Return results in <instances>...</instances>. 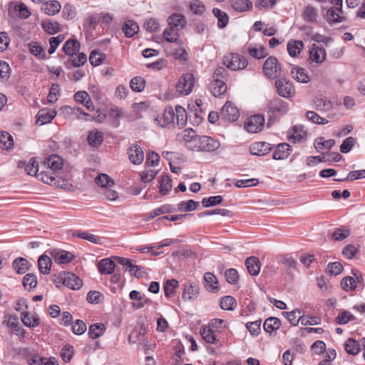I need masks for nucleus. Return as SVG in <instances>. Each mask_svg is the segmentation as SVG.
I'll list each match as a JSON object with an SVG mask.
<instances>
[{
  "mask_svg": "<svg viewBox=\"0 0 365 365\" xmlns=\"http://www.w3.org/2000/svg\"><path fill=\"white\" fill-rule=\"evenodd\" d=\"M220 116L225 120L235 122L239 118L240 112L233 103L227 101L221 109Z\"/></svg>",
  "mask_w": 365,
  "mask_h": 365,
  "instance_id": "obj_4",
  "label": "nucleus"
},
{
  "mask_svg": "<svg viewBox=\"0 0 365 365\" xmlns=\"http://www.w3.org/2000/svg\"><path fill=\"white\" fill-rule=\"evenodd\" d=\"M200 334L206 342L210 344H215L216 342V336L214 334L213 330L210 327H202L200 330Z\"/></svg>",
  "mask_w": 365,
  "mask_h": 365,
  "instance_id": "obj_55",
  "label": "nucleus"
},
{
  "mask_svg": "<svg viewBox=\"0 0 365 365\" xmlns=\"http://www.w3.org/2000/svg\"><path fill=\"white\" fill-rule=\"evenodd\" d=\"M88 143L91 146H98L103 140V133L97 130H92L88 135Z\"/></svg>",
  "mask_w": 365,
  "mask_h": 365,
  "instance_id": "obj_34",
  "label": "nucleus"
},
{
  "mask_svg": "<svg viewBox=\"0 0 365 365\" xmlns=\"http://www.w3.org/2000/svg\"><path fill=\"white\" fill-rule=\"evenodd\" d=\"M38 283L37 277L34 274H27L24 277L23 285L25 289L30 290L36 287Z\"/></svg>",
  "mask_w": 365,
  "mask_h": 365,
  "instance_id": "obj_56",
  "label": "nucleus"
},
{
  "mask_svg": "<svg viewBox=\"0 0 365 365\" xmlns=\"http://www.w3.org/2000/svg\"><path fill=\"white\" fill-rule=\"evenodd\" d=\"M282 314L293 326H297L300 322L301 311L298 309L292 312H284Z\"/></svg>",
  "mask_w": 365,
  "mask_h": 365,
  "instance_id": "obj_48",
  "label": "nucleus"
},
{
  "mask_svg": "<svg viewBox=\"0 0 365 365\" xmlns=\"http://www.w3.org/2000/svg\"><path fill=\"white\" fill-rule=\"evenodd\" d=\"M128 155L130 161L134 165H140L144 160V153L142 148L137 144H132L128 148Z\"/></svg>",
  "mask_w": 365,
  "mask_h": 365,
  "instance_id": "obj_8",
  "label": "nucleus"
},
{
  "mask_svg": "<svg viewBox=\"0 0 365 365\" xmlns=\"http://www.w3.org/2000/svg\"><path fill=\"white\" fill-rule=\"evenodd\" d=\"M179 136L180 138L185 142H194L197 143V138L199 135H196L195 131L192 128H187L184 130Z\"/></svg>",
  "mask_w": 365,
  "mask_h": 365,
  "instance_id": "obj_50",
  "label": "nucleus"
},
{
  "mask_svg": "<svg viewBox=\"0 0 365 365\" xmlns=\"http://www.w3.org/2000/svg\"><path fill=\"white\" fill-rule=\"evenodd\" d=\"M309 58L312 62L322 63L326 59V51L324 48L313 45L309 51Z\"/></svg>",
  "mask_w": 365,
  "mask_h": 365,
  "instance_id": "obj_19",
  "label": "nucleus"
},
{
  "mask_svg": "<svg viewBox=\"0 0 365 365\" xmlns=\"http://www.w3.org/2000/svg\"><path fill=\"white\" fill-rule=\"evenodd\" d=\"M174 209L170 205H164L160 207L155 208L152 210L149 214L148 218L153 219L156 216L161 214L169 213L173 212Z\"/></svg>",
  "mask_w": 365,
  "mask_h": 365,
  "instance_id": "obj_59",
  "label": "nucleus"
},
{
  "mask_svg": "<svg viewBox=\"0 0 365 365\" xmlns=\"http://www.w3.org/2000/svg\"><path fill=\"white\" fill-rule=\"evenodd\" d=\"M14 145L12 136L6 131L0 132V148L3 150H9Z\"/></svg>",
  "mask_w": 365,
  "mask_h": 365,
  "instance_id": "obj_33",
  "label": "nucleus"
},
{
  "mask_svg": "<svg viewBox=\"0 0 365 365\" xmlns=\"http://www.w3.org/2000/svg\"><path fill=\"white\" fill-rule=\"evenodd\" d=\"M288 103L279 98H274L269 103V113L272 114L284 115L288 111Z\"/></svg>",
  "mask_w": 365,
  "mask_h": 365,
  "instance_id": "obj_10",
  "label": "nucleus"
},
{
  "mask_svg": "<svg viewBox=\"0 0 365 365\" xmlns=\"http://www.w3.org/2000/svg\"><path fill=\"white\" fill-rule=\"evenodd\" d=\"M105 329L106 327L103 324H94L90 326L88 334L91 339H95L102 336Z\"/></svg>",
  "mask_w": 365,
  "mask_h": 365,
  "instance_id": "obj_38",
  "label": "nucleus"
},
{
  "mask_svg": "<svg viewBox=\"0 0 365 365\" xmlns=\"http://www.w3.org/2000/svg\"><path fill=\"white\" fill-rule=\"evenodd\" d=\"M190 11L196 15H202L205 11V6L200 0H191L190 2Z\"/></svg>",
  "mask_w": 365,
  "mask_h": 365,
  "instance_id": "obj_54",
  "label": "nucleus"
},
{
  "mask_svg": "<svg viewBox=\"0 0 365 365\" xmlns=\"http://www.w3.org/2000/svg\"><path fill=\"white\" fill-rule=\"evenodd\" d=\"M62 282L71 289H79L82 284V280L76 274L66 272L61 277Z\"/></svg>",
  "mask_w": 365,
  "mask_h": 365,
  "instance_id": "obj_11",
  "label": "nucleus"
},
{
  "mask_svg": "<svg viewBox=\"0 0 365 365\" xmlns=\"http://www.w3.org/2000/svg\"><path fill=\"white\" fill-rule=\"evenodd\" d=\"M212 13L214 16L217 19L218 26L220 28L225 27L229 21V17L227 14L225 12L222 11L220 9L217 8L213 9Z\"/></svg>",
  "mask_w": 365,
  "mask_h": 365,
  "instance_id": "obj_46",
  "label": "nucleus"
},
{
  "mask_svg": "<svg viewBox=\"0 0 365 365\" xmlns=\"http://www.w3.org/2000/svg\"><path fill=\"white\" fill-rule=\"evenodd\" d=\"M195 85L192 74L187 73L180 78L176 84V91L182 95L187 96L191 93Z\"/></svg>",
  "mask_w": 365,
  "mask_h": 365,
  "instance_id": "obj_2",
  "label": "nucleus"
},
{
  "mask_svg": "<svg viewBox=\"0 0 365 365\" xmlns=\"http://www.w3.org/2000/svg\"><path fill=\"white\" fill-rule=\"evenodd\" d=\"M56 115V112L53 110H40L36 115V123H38L40 125H44L47 123H50Z\"/></svg>",
  "mask_w": 365,
  "mask_h": 365,
  "instance_id": "obj_16",
  "label": "nucleus"
},
{
  "mask_svg": "<svg viewBox=\"0 0 365 365\" xmlns=\"http://www.w3.org/2000/svg\"><path fill=\"white\" fill-rule=\"evenodd\" d=\"M199 286L194 282H189L184 286L182 298L184 301H193L199 296Z\"/></svg>",
  "mask_w": 365,
  "mask_h": 365,
  "instance_id": "obj_9",
  "label": "nucleus"
},
{
  "mask_svg": "<svg viewBox=\"0 0 365 365\" xmlns=\"http://www.w3.org/2000/svg\"><path fill=\"white\" fill-rule=\"evenodd\" d=\"M42 27L43 30L49 34H54L60 31V24L51 20L43 21L42 22Z\"/></svg>",
  "mask_w": 365,
  "mask_h": 365,
  "instance_id": "obj_43",
  "label": "nucleus"
},
{
  "mask_svg": "<svg viewBox=\"0 0 365 365\" xmlns=\"http://www.w3.org/2000/svg\"><path fill=\"white\" fill-rule=\"evenodd\" d=\"M248 51L251 56L257 59L264 58L267 56L266 49L261 46L259 48H249Z\"/></svg>",
  "mask_w": 365,
  "mask_h": 365,
  "instance_id": "obj_64",
  "label": "nucleus"
},
{
  "mask_svg": "<svg viewBox=\"0 0 365 365\" xmlns=\"http://www.w3.org/2000/svg\"><path fill=\"white\" fill-rule=\"evenodd\" d=\"M272 150L271 145L265 142H256L250 147V153L253 155L262 156Z\"/></svg>",
  "mask_w": 365,
  "mask_h": 365,
  "instance_id": "obj_12",
  "label": "nucleus"
},
{
  "mask_svg": "<svg viewBox=\"0 0 365 365\" xmlns=\"http://www.w3.org/2000/svg\"><path fill=\"white\" fill-rule=\"evenodd\" d=\"M172 188V180L169 175H163L160 180V192L165 195H167Z\"/></svg>",
  "mask_w": 365,
  "mask_h": 365,
  "instance_id": "obj_49",
  "label": "nucleus"
},
{
  "mask_svg": "<svg viewBox=\"0 0 365 365\" xmlns=\"http://www.w3.org/2000/svg\"><path fill=\"white\" fill-rule=\"evenodd\" d=\"M51 259L47 255H43L40 256L38 260V269L41 273L48 274L51 267Z\"/></svg>",
  "mask_w": 365,
  "mask_h": 365,
  "instance_id": "obj_31",
  "label": "nucleus"
},
{
  "mask_svg": "<svg viewBox=\"0 0 365 365\" xmlns=\"http://www.w3.org/2000/svg\"><path fill=\"white\" fill-rule=\"evenodd\" d=\"M278 94L284 98H292L294 94V88L292 83L289 81L281 78L275 82Z\"/></svg>",
  "mask_w": 365,
  "mask_h": 365,
  "instance_id": "obj_6",
  "label": "nucleus"
},
{
  "mask_svg": "<svg viewBox=\"0 0 365 365\" xmlns=\"http://www.w3.org/2000/svg\"><path fill=\"white\" fill-rule=\"evenodd\" d=\"M44 165L51 170L56 171L61 169L63 166V160L57 155H51L45 160Z\"/></svg>",
  "mask_w": 365,
  "mask_h": 365,
  "instance_id": "obj_24",
  "label": "nucleus"
},
{
  "mask_svg": "<svg viewBox=\"0 0 365 365\" xmlns=\"http://www.w3.org/2000/svg\"><path fill=\"white\" fill-rule=\"evenodd\" d=\"M232 7L237 11L243 12L250 9L252 4L250 0H232Z\"/></svg>",
  "mask_w": 365,
  "mask_h": 365,
  "instance_id": "obj_39",
  "label": "nucleus"
},
{
  "mask_svg": "<svg viewBox=\"0 0 365 365\" xmlns=\"http://www.w3.org/2000/svg\"><path fill=\"white\" fill-rule=\"evenodd\" d=\"M314 145L317 150L322 148L330 150L335 145V140L333 139L325 140L323 137H319L316 139Z\"/></svg>",
  "mask_w": 365,
  "mask_h": 365,
  "instance_id": "obj_53",
  "label": "nucleus"
},
{
  "mask_svg": "<svg viewBox=\"0 0 365 365\" xmlns=\"http://www.w3.org/2000/svg\"><path fill=\"white\" fill-rule=\"evenodd\" d=\"M52 257L55 262L58 264H66L71 262L74 255L65 250L55 251L52 253Z\"/></svg>",
  "mask_w": 365,
  "mask_h": 365,
  "instance_id": "obj_17",
  "label": "nucleus"
},
{
  "mask_svg": "<svg viewBox=\"0 0 365 365\" xmlns=\"http://www.w3.org/2000/svg\"><path fill=\"white\" fill-rule=\"evenodd\" d=\"M227 80L217 78L213 80L210 84V91L211 93L215 96L219 97L223 95L227 91V86L225 81Z\"/></svg>",
  "mask_w": 365,
  "mask_h": 365,
  "instance_id": "obj_13",
  "label": "nucleus"
},
{
  "mask_svg": "<svg viewBox=\"0 0 365 365\" xmlns=\"http://www.w3.org/2000/svg\"><path fill=\"white\" fill-rule=\"evenodd\" d=\"M360 349L361 345L357 341L353 339H349L346 340L345 343V349L349 354L356 355L359 352Z\"/></svg>",
  "mask_w": 365,
  "mask_h": 365,
  "instance_id": "obj_44",
  "label": "nucleus"
},
{
  "mask_svg": "<svg viewBox=\"0 0 365 365\" xmlns=\"http://www.w3.org/2000/svg\"><path fill=\"white\" fill-rule=\"evenodd\" d=\"M61 4L57 1H49L41 5V10L49 16L58 14L61 10Z\"/></svg>",
  "mask_w": 365,
  "mask_h": 365,
  "instance_id": "obj_22",
  "label": "nucleus"
},
{
  "mask_svg": "<svg viewBox=\"0 0 365 365\" xmlns=\"http://www.w3.org/2000/svg\"><path fill=\"white\" fill-rule=\"evenodd\" d=\"M292 77L299 83H306L309 81L310 78L305 72L304 69L299 67L292 68L291 71Z\"/></svg>",
  "mask_w": 365,
  "mask_h": 365,
  "instance_id": "obj_32",
  "label": "nucleus"
},
{
  "mask_svg": "<svg viewBox=\"0 0 365 365\" xmlns=\"http://www.w3.org/2000/svg\"><path fill=\"white\" fill-rule=\"evenodd\" d=\"M174 111L177 125L180 127L185 126L187 123V113L185 108L180 106H176Z\"/></svg>",
  "mask_w": 365,
  "mask_h": 365,
  "instance_id": "obj_36",
  "label": "nucleus"
},
{
  "mask_svg": "<svg viewBox=\"0 0 365 365\" xmlns=\"http://www.w3.org/2000/svg\"><path fill=\"white\" fill-rule=\"evenodd\" d=\"M292 131L293 133L289 139L294 143H299L306 138L307 132L302 125H294L292 128Z\"/></svg>",
  "mask_w": 365,
  "mask_h": 365,
  "instance_id": "obj_37",
  "label": "nucleus"
},
{
  "mask_svg": "<svg viewBox=\"0 0 365 365\" xmlns=\"http://www.w3.org/2000/svg\"><path fill=\"white\" fill-rule=\"evenodd\" d=\"M178 286V282L175 279L168 280L164 285L165 296L170 298L175 293Z\"/></svg>",
  "mask_w": 365,
  "mask_h": 365,
  "instance_id": "obj_45",
  "label": "nucleus"
},
{
  "mask_svg": "<svg viewBox=\"0 0 365 365\" xmlns=\"http://www.w3.org/2000/svg\"><path fill=\"white\" fill-rule=\"evenodd\" d=\"M281 326V322L278 318L269 317L264 322V329L268 333L277 330Z\"/></svg>",
  "mask_w": 365,
  "mask_h": 365,
  "instance_id": "obj_35",
  "label": "nucleus"
},
{
  "mask_svg": "<svg viewBox=\"0 0 365 365\" xmlns=\"http://www.w3.org/2000/svg\"><path fill=\"white\" fill-rule=\"evenodd\" d=\"M264 124V118L262 115H254L248 118L246 129L250 133H256L262 130Z\"/></svg>",
  "mask_w": 365,
  "mask_h": 365,
  "instance_id": "obj_7",
  "label": "nucleus"
},
{
  "mask_svg": "<svg viewBox=\"0 0 365 365\" xmlns=\"http://www.w3.org/2000/svg\"><path fill=\"white\" fill-rule=\"evenodd\" d=\"M200 206L199 202H195L192 200L187 201H181L178 205V210L180 212H187L196 210Z\"/></svg>",
  "mask_w": 365,
  "mask_h": 365,
  "instance_id": "obj_42",
  "label": "nucleus"
},
{
  "mask_svg": "<svg viewBox=\"0 0 365 365\" xmlns=\"http://www.w3.org/2000/svg\"><path fill=\"white\" fill-rule=\"evenodd\" d=\"M114 269L115 263L110 259H103L98 263V270L102 274H110L113 272Z\"/></svg>",
  "mask_w": 365,
  "mask_h": 365,
  "instance_id": "obj_30",
  "label": "nucleus"
},
{
  "mask_svg": "<svg viewBox=\"0 0 365 365\" xmlns=\"http://www.w3.org/2000/svg\"><path fill=\"white\" fill-rule=\"evenodd\" d=\"M205 287L210 292L218 290V281L216 277L211 272H206L204 275Z\"/></svg>",
  "mask_w": 365,
  "mask_h": 365,
  "instance_id": "obj_25",
  "label": "nucleus"
},
{
  "mask_svg": "<svg viewBox=\"0 0 365 365\" xmlns=\"http://www.w3.org/2000/svg\"><path fill=\"white\" fill-rule=\"evenodd\" d=\"M122 30L126 37L130 38L138 32L139 26L134 21L128 20L123 24Z\"/></svg>",
  "mask_w": 365,
  "mask_h": 365,
  "instance_id": "obj_27",
  "label": "nucleus"
},
{
  "mask_svg": "<svg viewBox=\"0 0 365 365\" xmlns=\"http://www.w3.org/2000/svg\"><path fill=\"white\" fill-rule=\"evenodd\" d=\"M224 64L232 71L243 69L247 66V59L237 53H229L224 57Z\"/></svg>",
  "mask_w": 365,
  "mask_h": 365,
  "instance_id": "obj_1",
  "label": "nucleus"
},
{
  "mask_svg": "<svg viewBox=\"0 0 365 365\" xmlns=\"http://www.w3.org/2000/svg\"><path fill=\"white\" fill-rule=\"evenodd\" d=\"M355 317L348 311H343L339 314L336 318V322L339 324H346L350 321H354Z\"/></svg>",
  "mask_w": 365,
  "mask_h": 365,
  "instance_id": "obj_63",
  "label": "nucleus"
},
{
  "mask_svg": "<svg viewBox=\"0 0 365 365\" xmlns=\"http://www.w3.org/2000/svg\"><path fill=\"white\" fill-rule=\"evenodd\" d=\"M350 235V230L344 227H339L334 230L332 233V238L334 240L341 241Z\"/></svg>",
  "mask_w": 365,
  "mask_h": 365,
  "instance_id": "obj_61",
  "label": "nucleus"
},
{
  "mask_svg": "<svg viewBox=\"0 0 365 365\" xmlns=\"http://www.w3.org/2000/svg\"><path fill=\"white\" fill-rule=\"evenodd\" d=\"M179 31L178 29L170 26L164 31L163 36L165 40L170 43L176 42L179 38Z\"/></svg>",
  "mask_w": 365,
  "mask_h": 365,
  "instance_id": "obj_41",
  "label": "nucleus"
},
{
  "mask_svg": "<svg viewBox=\"0 0 365 365\" xmlns=\"http://www.w3.org/2000/svg\"><path fill=\"white\" fill-rule=\"evenodd\" d=\"M12 267L18 274H24L29 270V262L24 257H19L14 260Z\"/></svg>",
  "mask_w": 365,
  "mask_h": 365,
  "instance_id": "obj_26",
  "label": "nucleus"
},
{
  "mask_svg": "<svg viewBox=\"0 0 365 365\" xmlns=\"http://www.w3.org/2000/svg\"><path fill=\"white\" fill-rule=\"evenodd\" d=\"M80 48L79 42L74 38L67 40L63 47V50L66 55L71 56V57L76 53Z\"/></svg>",
  "mask_w": 365,
  "mask_h": 365,
  "instance_id": "obj_28",
  "label": "nucleus"
},
{
  "mask_svg": "<svg viewBox=\"0 0 365 365\" xmlns=\"http://www.w3.org/2000/svg\"><path fill=\"white\" fill-rule=\"evenodd\" d=\"M168 26L180 31L185 26L187 21L185 16L180 14H173L168 19Z\"/></svg>",
  "mask_w": 365,
  "mask_h": 365,
  "instance_id": "obj_15",
  "label": "nucleus"
},
{
  "mask_svg": "<svg viewBox=\"0 0 365 365\" xmlns=\"http://www.w3.org/2000/svg\"><path fill=\"white\" fill-rule=\"evenodd\" d=\"M197 140L195 147H197L198 150L207 152L214 151L217 150L220 145L219 141L205 135L199 136Z\"/></svg>",
  "mask_w": 365,
  "mask_h": 365,
  "instance_id": "obj_5",
  "label": "nucleus"
},
{
  "mask_svg": "<svg viewBox=\"0 0 365 365\" xmlns=\"http://www.w3.org/2000/svg\"><path fill=\"white\" fill-rule=\"evenodd\" d=\"M163 119L162 128L165 127L175 121V111L172 107H167L162 115H158L155 121H160Z\"/></svg>",
  "mask_w": 365,
  "mask_h": 365,
  "instance_id": "obj_14",
  "label": "nucleus"
},
{
  "mask_svg": "<svg viewBox=\"0 0 365 365\" xmlns=\"http://www.w3.org/2000/svg\"><path fill=\"white\" fill-rule=\"evenodd\" d=\"M263 71L269 78H278L281 73V66L277 58L270 56L267 58L263 64Z\"/></svg>",
  "mask_w": 365,
  "mask_h": 365,
  "instance_id": "obj_3",
  "label": "nucleus"
},
{
  "mask_svg": "<svg viewBox=\"0 0 365 365\" xmlns=\"http://www.w3.org/2000/svg\"><path fill=\"white\" fill-rule=\"evenodd\" d=\"M38 177H40L41 180H42L44 183L49 184L51 185H55L57 187H61L62 188H67L68 183L62 181V183H61L59 180H57L54 176L49 175L46 173H41L38 175Z\"/></svg>",
  "mask_w": 365,
  "mask_h": 365,
  "instance_id": "obj_23",
  "label": "nucleus"
},
{
  "mask_svg": "<svg viewBox=\"0 0 365 365\" xmlns=\"http://www.w3.org/2000/svg\"><path fill=\"white\" fill-rule=\"evenodd\" d=\"M247 271L251 275L257 276L260 271V262L256 257H250L245 261Z\"/></svg>",
  "mask_w": 365,
  "mask_h": 365,
  "instance_id": "obj_21",
  "label": "nucleus"
},
{
  "mask_svg": "<svg viewBox=\"0 0 365 365\" xmlns=\"http://www.w3.org/2000/svg\"><path fill=\"white\" fill-rule=\"evenodd\" d=\"M145 81L143 77L136 76L130 82V87L135 92H141L145 88Z\"/></svg>",
  "mask_w": 365,
  "mask_h": 365,
  "instance_id": "obj_47",
  "label": "nucleus"
},
{
  "mask_svg": "<svg viewBox=\"0 0 365 365\" xmlns=\"http://www.w3.org/2000/svg\"><path fill=\"white\" fill-rule=\"evenodd\" d=\"M314 105L316 109L322 111H328L332 108L331 101L321 98H316L314 100Z\"/></svg>",
  "mask_w": 365,
  "mask_h": 365,
  "instance_id": "obj_52",
  "label": "nucleus"
},
{
  "mask_svg": "<svg viewBox=\"0 0 365 365\" xmlns=\"http://www.w3.org/2000/svg\"><path fill=\"white\" fill-rule=\"evenodd\" d=\"M291 146L286 143H280L273 153V158L274 160H284L290 155Z\"/></svg>",
  "mask_w": 365,
  "mask_h": 365,
  "instance_id": "obj_18",
  "label": "nucleus"
},
{
  "mask_svg": "<svg viewBox=\"0 0 365 365\" xmlns=\"http://www.w3.org/2000/svg\"><path fill=\"white\" fill-rule=\"evenodd\" d=\"M73 236L88 240L93 244H102V238L101 237L95 235L88 232L76 231V232L73 233Z\"/></svg>",
  "mask_w": 365,
  "mask_h": 365,
  "instance_id": "obj_29",
  "label": "nucleus"
},
{
  "mask_svg": "<svg viewBox=\"0 0 365 365\" xmlns=\"http://www.w3.org/2000/svg\"><path fill=\"white\" fill-rule=\"evenodd\" d=\"M341 288L345 290H354L356 287V281L353 277H346L341 282Z\"/></svg>",
  "mask_w": 365,
  "mask_h": 365,
  "instance_id": "obj_62",
  "label": "nucleus"
},
{
  "mask_svg": "<svg viewBox=\"0 0 365 365\" xmlns=\"http://www.w3.org/2000/svg\"><path fill=\"white\" fill-rule=\"evenodd\" d=\"M24 324L29 327H36L40 323V319L37 315L30 316L29 314H24L21 317Z\"/></svg>",
  "mask_w": 365,
  "mask_h": 365,
  "instance_id": "obj_51",
  "label": "nucleus"
},
{
  "mask_svg": "<svg viewBox=\"0 0 365 365\" xmlns=\"http://www.w3.org/2000/svg\"><path fill=\"white\" fill-rule=\"evenodd\" d=\"M95 181L97 185L102 187H109L114 185V181L108 175L104 173L99 174L95 178Z\"/></svg>",
  "mask_w": 365,
  "mask_h": 365,
  "instance_id": "obj_57",
  "label": "nucleus"
},
{
  "mask_svg": "<svg viewBox=\"0 0 365 365\" xmlns=\"http://www.w3.org/2000/svg\"><path fill=\"white\" fill-rule=\"evenodd\" d=\"M302 17L305 21L312 24H317L318 22V13L317 9L312 5L306 6L302 12Z\"/></svg>",
  "mask_w": 365,
  "mask_h": 365,
  "instance_id": "obj_20",
  "label": "nucleus"
},
{
  "mask_svg": "<svg viewBox=\"0 0 365 365\" xmlns=\"http://www.w3.org/2000/svg\"><path fill=\"white\" fill-rule=\"evenodd\" d=\"M220 307L224 310H233L237 307V302L234 297L225 296L220 302Z\"/></svg>",
  "mask_w": 365,
  "mask_h": 365,
  "instance_id": "obj_58",
  "label": "nucleus"
},
{
  "mask_svg": "<svg viewBox=\"0 0 365 365\" xmlns=\"http://www.w3.org/2000/svg\"><path fill=\"white\" fill-rule=\"evenodd\" d=\"M304 47V43L302 41H289L287 43V51L289 54L292 56H297Z\"/></svg>",
  "mask_w": 365,
  "mask_h": 365,
  "instance_id": "obj_40",
  "label": "nucleus"
},
{
  "mask_svg": "<svg viewBox=\"0 0 365 365\" xmlns=\"http://www.w3.org/2000/svg\"><path fill=\"white\" fill-rule=\"evenodd\" d=\"M339 11L336 10L335 8H330L327 11V19L330 22L340 23L344 21V17L339 15Z\"/></svg>",
  "mask_w": 365,
  "mask_h": 365,
  "instance_id": "obj_60",
  "label": "nucleus"
}]
</instances>
